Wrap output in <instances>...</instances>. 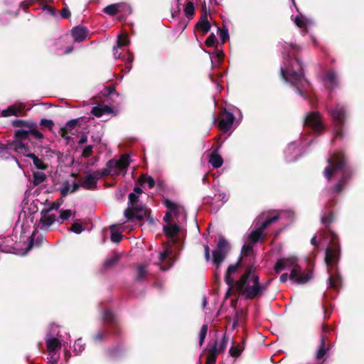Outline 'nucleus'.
Instances as JSON below:
<instances>
[{"label": "nucleus", "mask_w": 364, "mask_h": 364, "mask_svg": "<svg viewBox=\"0 0 364 364\" xmlns=\"http://www.w3.org/2000/svg\"><path fill=\"white\" fill-rule=\"evenodd\" d=\"M300 50L301 48L297 45L284 43L282 51L284 60L280 73L282 78L295 87L301 97L307 98L310 85L304 76L301 63L296 57V53Z\"/></svg>", "instance_id": "f257e3e1"}, {"label": "nucleus", "mask_w": 364, "mask_h": 364, "mask_svg": "<svg viewBox=\"0 0 364 364\" xmlns=\"http://www.w3.org/2000/svg\"><path fill=\"white\" fill-rule=\"evenodd\" d=\"M328 166L324 170V176L328 181H338L332 191L338 193L350 179L352 169L348 165L346 159L341 152L331 155L328 159Z\"/></svg>", "instance_id": "f03ea898"}, {"label": "nucleus", "mask_w": 364, "mask_h": 364, "mask_svg": "<svg viewBox=\"0 0 364 364\" xmlns=\"http://www.w3.org/2000/svg\"><path fill=\"white\" fill-rule=\"evenodd\" d=\"M294 213L290 210L279 211L273 216H266L264 213L261 214L255 221V227L249 235L250 244H245L242 248V252L249 255L252 251V245L256 243L264 236V230L272 223L284 218H292Z\"/></svg>", "instance_id": "7ed1b4c3"}, {"label": "nucleus", "mask_w": 364, "mask_h": 364, "mask_svg": "<svg viewBox=\"0 0 364 364\" xmlns=\"http://www.w3.org/2000/svg\"><path fill=\"white\" fill-rule=\"evenodd\" d=\"M235 287L239 294L246 299L262 296L267 289V285L259 283V277L252 268L241 276Z\"/></svg>", "instance_id": "20e7f679"}, {"label": "nucleus", "mask_w": 364, "mask_h": 364, "mask_svg": "<svg viewBox=\"0 0 364 364\" xmlns=\"http://www.w3.org/2000/svg\"><path fill=\"white\" fill-rule=\"evenodd\" d=\"M47 348L49 364H56L58 362H68L67 353L63 355L64 359L60 358V350L62 347L65 348V341L63 336L60 334L59 326L51 324L45 338Z\"/></svg>", "instance_id": "39448f33"}, {"label": "nucleus", "mask_w": 364, "mask_h": 364, "mask_svg": "<svg viewBox=\"0 0 364 364\" xmlns=\"http://www.w3.org/2000/svg\"><path fill=\"white\" fill-rule=\"evenodd\" d=\"M166 207L168 210L164 217L166 225H164L163 230L168 237L173 239L180 231L179 224L186 222V214L183 207L171 201H166Z\"/></svg>", "instance_id": "423d86ee"}, {"label": "nucleus", "mask_w": 364, "mask_h": 364, "mask_svg": "<svg viewBox=\"0 0 364 364\" xmlns=\"http://www.w3.org/2000/svg\"><path fill=\"white\" fill-rule=\"evenodd\" d=\"M291 267L289 279L294 283L303 284L308 282L312 278V272L309 270H303L297 264V258L294 256H289L278 259L274 266L277 273L284 269Z\"/></svg>", "instance_id": "0eeeda50"}, {"label": "nucleus", "mask_w": 364, "mask_h": 364, "mask_svg": "<svg viewBox=\"0 0 364 364\" xmlns=\"http://www.w3.org/2000/svg\"><path fill=\"white\" fill-rule=\"evenodd\" d=\"M131 163L130 157L127 154H124L118 160L111 159L107 163V168L102 170L95 171L97 180L108 175L117 176L121 174L125 175L126 170Z\"/></svg>", "instance_id": "6e6552de"}, {"label": "nucleus", "mask_w": 364, "mask_h": 364, "mask_svg": "<svg viewBox=\"0 0 364 364\" xmlns=\"http://www.w3.org/2000/svg\"><path fill=\"white\" fill-rule=\"evenodd\" d=\"M323 237L329 241V245L326 250L325 262L328 267H331L333 268L338 264L340 257L338 237L331 230L325 232Z\"/></svg>", "instance_id": "1a4fd4ad"}, {"label": "nucleus", "mask_w": 364, "mask_h": 364, "mask_svg": "<svg viewBox=\"0 0 364 364\" xmlns=\"http://www.w3.org/2000/svg\"><path fill=\"white\" fill-rule=\"evenodd\" d=\"M327 112L331 117L333 125V133L336 138L344 137V123L347 117V110L344 105L338 104L333 108H326Z\"/></svg>", "instance_id": "9d476101"}, {"label": "nucleus", "mask_w": 364, "mask_h": 364, "mask_svg": "<svg viewBox=\"0 0 364 364\" xmlns=\"http://www.w3.org/2000/svg\"><path fill=\"white\" fill-rule=\"evenodd\" d=\"M149 209L144 205L138 203V195L135 193L129 194V207L124 211V215L128 220H137L141 221L148 217Z\"/></svg>", "instance_id": "9b49d317"}, {"label": "nucleus", "mask_w": 364, "mask_h": 364, "mask_svg": "<svg viewBox=\"0 0 364 364\" xmlns=\"http://www.w3.org/2000/svg\"><path fill=\"white\" fill-rule=\"evenodd\" d=\"M313 142L310 136L304 134L299 140V144L291 142L288 144L284 151L285 160L287 162L296 161L301 154L305 146L310 145Z\"/></svg>", "instance_id": "f8f14e48"}, {"label": "nucleus", "mask_w": 364, "mask_h": 364, "mask_svg": "<svg viewBox=\"0 0 364 364\" xmlns=\"http://www.w3.org/2000/svg\"><path fill=\"white\" fill-rule=\"evenodd\" d=\"M176 259L172 247L167 246L163 251L156 253L154 263L159 266L161 270H167L173 266Z\"/></svg>", "instance_id": "ddd939ff"}, {"label": "nucleus", "mask_w": 364, "mask_h": 364, "mask_svg": "<svg viewBox=\"0 0 364 364\" xmlns=\"http://www.w3.org/2000/svg\"><path fill=\"white\" fill-rule=\"evenodd\" d=\"M129 40L128 36L124 34H119L117 36V46L113 47V55L114 59L122 58V60L125 62L127 72H129L132 68V62L134 59L133 55L132 53H127V56L124 55L121 57V53L118 51V48H120L122 46H126L129 45Z\"/></svg>", "instance_id": "4468645a"}, {"label": "nucleus", "mask_w": 364, "mask_h": 364, "mask_svg": "<svg viewBox=\"0 0 364 364\" xmlns=\"http://www.w3.org/2000/svg\"><path fill=\"white\" fill-rule=\"evenodd\" d=\"M229 249L228 241L223 236H220L216 248L213 252V263L216 266L217 269L225 259Z\"/></svg>", "instance_id": "2eb2a0df"}, {"label": "nucleus", "mask_w": 364, "mask_h": 364, "mask_svg": "<svg viewBox=\"0 0 364 364\" xmlns=\"http://www.w3.org/2000/svg\"><path fill=\"white\" fill-rule=\"evenodd\" d=\"M305 127H309L315 134H321L325 129L321 114L316 112H309L304 119Z\"/></svg>", "instance_id": "dca6fc26"}, {"label": "nucleus", "mask_w": 364, "mask_h": 364, "mask_svg": "<svg viewBox=\"0 0 364 364\" xmlns=\"http://www.w3.org/2000/svg\"><path fill=\"white\" fill-rule=\"evenodd\" d=\"M14 149L16 152L22 154L25 156L30 158L33 165L39 170H44L47 168V165L44 164L41 159H39L33 153L29 152V149L27 145L23 144L21 141L16 142Z\"/></svg>", "instance_id": "f3484780"}, {"label": "nucleus", "mask_w": 364, "mask_h": 364, "mask_svg": "<svg viewBox=\"0 0 364 364\" xmlns=\"http://www.w3.org/2000/svg\"><path fill=\"white\" fill-rule=\"evenodd\" d=\"M59 222L56 213H53L43 208L41 212V219L38 223V228L43 231H48L55 222Z\"/></svg>", "instance_id": "a211bd4d"}, {"label": "nucleus", "mask_w": 364, "mask_h": 364, "mask_svg": "<svg viewBox=\"0 0 364 364\" xmlns=\"http://www.w3.org/2000/svg\"><path fill=\"white\" fill-rule=\"evenodd\" d=\"M30 107H26V105L23 102H16L6 109L1 112V116L3 117H8L11 116H18L23 114L25 110L30 109Z\"/></svg>", "instance_id": "6ab92c4d"}, {"label": "nucleus", "mask_w": 364, "mask_h": 364, "mask_svg": "<svg viewBox=\"0 0 364 364\" xmlns=\"http://www.w3.org/2000/svg\"><path fill=\"white\" fill-rule=\"evenodd\" d=\"M219 118V127L223 132H228L233 124L235 116L232 112H228L226 109H224L223 112H220Z\"/></svg>", "instance_id": "aec40b11"}, {"label": "nucleus", "mask_w": 364, "mask_h": 364, "mask_svg": "<svg viewBox=\"0 0 364 364\" xmlns=\"http://www.w3.org/2000/svg\"><path fill=\"white\" fill-rule=\"evenodd\" d=\"M97 177L94 172L86 173V175L81 178L79 185L87 190H94L97 187Z\"/></svg>", "instance_id": "412c9836"}, {"label": "nucleus", "mask_w": 364, "mask_h": 364, "mask_svg": "<svg viewBox=\"0 0 364 364\" xmlns=\"http://www.w3.org/2000/svg\"><path fill=\"white\" fill-rule=\"evenodd\" d=\"M103 11L105 14L111 16H113L118 12L122 11H124L127 14L132 13V9L130 6L123 3L109 5L106 6Z\"/></svg>", "instance_id": "4be33fe9"}, {"label": "nucleus", "mask_w": 364, "mask_h": 364, "mask_svg": "<svg viewBox=\"0 0 364 364\" xmlns=\"http://www.w3.org/2000/svg\"><path fill=\"white\" fill-rule=\"evenodd\" d=\"M291 18L298 27L304 29L306 33L308 31V28L314 24L311 18H307L299 12L295 16L291 15Z\"/></svg>", "instance_id": "5701e85b"}, {"label": "nucleus", "mask_w": 364, "mask_h": 364, "mask_svg": "<svg viewBox=\"0 0 364 364\" xmlns=\"http://www.w3.org/2000/svg\"><path fill=\"white\" fill-rule=\"evenodd\" d=\"M323 82L328 89H333L338 83V78L333 70H328L323 77Z\"/></svg>", "instance_id": "b1692460"}, {"label": "nucleus", "mask_w": 364, "mask_h": 364, "mask_svg": "<svg viewBox=\"0 0 364 364\" xmlns=\"http://www.w3.org/2000/svg\"><path fill=\"white\" fill-rule=\"evenodd\" d=\"M79 183L76 182L70 183L69 181H64L60 188L61 196L64 197L69 193H74L79 188Z\"/></svg>", "instance_id": "393cba45"}, {"label": "nucleus", "mask_w": 364, "mask_h": 364, "mask_svg": "<svg viewBox=\"0 0 364 364\" xmlns=\"http://www.w3.org/2000/svg\"><path fill=\"white\" fill-rule=\"evenodd\" d=\"M72 36L75 42H82L87 37V30L81 26L74 27L72 30Z\"/></svg>", "instance_id": "a878e982"}, {"label": "nucleus", "mask_w": 364, "mask_h": 364, "mask_svg": "<svg viewBox=\"0 0 364 364\" xmlns=\"http://www.w3.org/2000/svg\"><path fill=\"white\" fill-rule=\"evenodd\" d=\"M229 339V336L224 334L221 339L217 340L213 347V353H217L223 352L228 346Z\"/></svg>", "instance_id": "bb28decb"}, {"label": "nucleus", "mask_w": 364, "mask_h": 364, "mask_svg": "<svg viewBox=\"0 0 364 364\" xmlns=\"http://www.w3.org/2000/svg\"><path fill=\"white\" fill-rule=\"evenodd\" d=\"M208 162L214 168H219L223 164V159L222 156L218 154V150L212 151L209 156Z\"/></svg>", "instance_id": "cd10ccee"}, {"label": "nucleus", "mask_w": 364, "mask_h": 364, "mask_svg": "<svg viewBox=\"0 0 364 364\" xmlns=\"http://www.w3.org/2000/svg\"><path fill=\"white\" fill-rule=\"evenodd\" d=\"M112 112L113 110L111 107L105 105L94 107L91 110V113L97 117H100L105 114H110Z\"/></svg>", "instance_id": "c85d7f7f"}, {"label": "nucleus", "mask_w": 364, "mask_h": 364, "mask_svg": "<svg viewBox=\"0 0 364 364\" xmlns=\"http://www.w3.org/2000/svg\"><path fill=\"white\" fill-rule=\"evenodd\" d=\"M198 28L203 33H207L210 29V24L208 21V14L205 12L198 23Z\"/></svg>", "instance_id": "c756f323"}, {"label": "nucleus", "mask_w": 364, "mask_h": 364, "mask_svg": "<svg viewBox=\"0 0 364 364\" xmlns=\"http://www.w3.org/2000/svg\"><path fill=\"white\" fill-rule=\"evenodd\" d=\"M30 134V129L16 130L15 132V136L16 139L12 144H16L17 141H21L25 144L23 141L28 139Z\"/></svg>", "instance_id": "7c9ffc66"}, {"label": "nucleus", "mask_w": 364, "mask_h": 364, "mask_svg": "<svg viewBox=\"0 0 364 364\" xmlns=\"http://www.w3.org/2000/svg\"><path fill=\"white\" fill-rule=\"evenodd\" d=\"M237 266L235 264L230 265L227 269L225 280L229 287H232L234 284V279L231 277V275L236 272Z\"/></svg>", "instance_id": "2f4dec72"}, {"label": "nucleus", "mask_w": 364, "mask_h": 364, "mask_svg": "<svg viewBox=\"0 0 364 364\" xmlns=\"http://www.w3.org/2000/svg\"><path fill=\"white\" fill-rule=\"evenodd\" d=\"M329 277L328 279V286L332 288H338L341 284V277L338 274L333 275L331 270H328Z\"/></svg>", "instance_id": "473e14b6"}, {"label": "nucleus", "mask_w": 364, "mask_h": 364, "mask_svg": "<svg viewBox=\"0 0 364 364\" xmlns=\"http://www.w3.org/2000/svg\"><path fill=\"white\" fill-rule=\"evenodd\" d=\"M15 144H3L0 142V157H4L5 159L8 158L9 154V151L14 150Z\"/></svg>", "instance_id": "72a5a7b5"}, {"label": "nucleus", "mask_w": 364, "mask_h": 364, "mask_svg": "<svg viewBox=\"0 0 364 364\" xmlns=\"http://www.w3.org/2000/svg\"><path fill=\"white\" fill-rule=\"evenodd\" d=\"M85 348V343L82 338H78L73 345V351L76 355L80 354Z\"/></svg>", "instance_id": "f704fd0d"}, {"label": "nucleus", "mask_w": 364, "mask_h": 364, "mask_svg": "<svg viewBox=\"0 0 364 364\" xmlns=\"http://www.w3.org/2000/svg\"><path fill=\"white\" fill-rule=\"evenodd\" d=\"M12 124L14 127H25L26 129H30L31 127H36L35 123H32V122H27L25 120H22V119H16L12 122Z\"/></svg>", "instance_id": "c9c22d12"}, {"label": "nucleus", "mask_w": 364, "mask_h": 364, "mask_svg": "<svg viewBox=\"0 0 364 364\" xmlns=\"http://www.w3.org/2000/svg\"><path fill=\"white\" fill-rule=\"evenodd\" d=\"M103 319L108 323H114L117 321V316L109 310H105L103 313Z\"/></svg>", "instance_id": "e433bc0d"}, {"label": "nucleus", "mask_w": 364, "mask_h": 364, "mask_svg": "<svg viewBox=\"0 0 364 364\" xmlns=\"http://www.w3.org/2000/svg\"><path fill=\"white\" fill-rule=\"evenodd\" d=\"M243 349H244L243 344L242 343H239L236 346H232L230 348L229 353H230V355L232 357L237 358V357H238L240 355V353H242Z\"/></svg>", "instance_id": "4c0bfd02"}, {"label": "nucleus", "mask_w": 364, "mask_h": 364, "mask_svg": "<svg viewBox=\"0 0 364 364\" xmlns=\"http://www.w3.org/2000/svg\"><path fill=\"white\" fill-rule=\"evenodd\" d=\"M326 353V348L324 338L321 337V343H320V346L316 352V358L318 359L323 358L324 357Z\"/></svg>", "instance_id": "58836bf2"}, {"label": "nucleus", "mask_w": 364, "mask_h": 364, "mask_svg": "<svg viewBox=\"0 0 364 364\" xmlns=\"http://www.w3.org/2000/svg\"><path fill=\"white\" fill-rule=\"evenodd\" d=\"M110 238H111L112 242H116V243L119 242L122 238V234L116 230V227L114 225L111 227Z\"/></svg>", "instance_id": "ea45409f"}, {"label": "nucleus", "mask_w": 364, "mask_h": 364, "mask_svg": "<svg viewBox=\"0 0 364 364\" xmlns=\"http://www.w3.org/2000/svg\"><path fill=\"white\" fill-rule=\"evenodd\" d=\"M194 4L192 1L188 0L185 6L184 13L188 18H192L194 14Z\"/></svg>", "instance_id": "a19ab883"}, {"label": "nucleus", "mask_w": 364, "mask_h": 364, "mask_svg": "<svg viewBox=\"0 0 364 364\" xmlns=\"http://www.w3.org/2000/svg\"><path fill=\"white\" fill-rule=\"evenodd\" d=\"M46 179V174L42 171H37L33 173V183L38 185Z\"/></svg>", "instance_id": "79ce46f5"}, {"label": "nucleus", "mask_w": 364, "mask_h": 364, "mask_svg": "<svg viewBox=\"0 0 364 364\" xmlns=\"http://www.w3.org/2000/svg\"><path fill=\"white\" fill-rule=\"evenodd\" d=\"M224 53L220 50H217L215 52V55L213 58L211 59L212 66L213 68L215 66V65H219L220 61L223 58Z\"/></svg>", "instance_id": "37998d69"}, {"label": "nucleus", "mask_w": 364, "mask_h": 364, "mask_svg": "<svg viewBox=\"0 0 364 364\" xmlns=\"http://www.w3.org/2000/svg\"><path fill=\"white\" fill-rule=\"evenodd\" d=\"M9 241V237H6L4 239V241L0 242V252H5V253H11L12 252L13 248L6 245Z\"/></svg>", "instance_id": "c03bdc74"}, {"label": "nucleus", "mask_w": 364, "mask_h": 364, "mask_svg": "<svg viewBox=\"0 0 364 364\" xmlns=\"http://www.w3.org/2000/svg\"><path fill=\"white\" fill-rule=\"evenodd\" d=\"M140 181L142 184H147L149 188H153L155 186V181L151 176H143L140 178Z\"/></svg>", "instance_id": "a18cd8bd"}, {"label": "nucleus", "mask_w": 364, "mask_h": 364, "mask_svg": "<svg viewBox=\"0 0 364 364\" xmlns=\"http://www.w3.org/2000/svg\"><path fill=\"white\" fill-rule=\"evenodd\" d=\"M60 205V203L59 202V200L53 202L52 203L46 205L44 208L46 210H49V211L53 213H56V214H58V210Z\"/></svg>", "instance_id": "49530a36"}, {"label": "nucleus", "mask_w": 364, "mask_h": 364, "mask_svg": "<svg viewBox=\"0 0 364 364\" xmlns=\"http://www.w3.org/2000/svg\"><path fill=\"white\" fill-rule=\"evenodd\" d=\"M107 331H100L92 336V340L96 342H101L107 336Z\"/></svg>", "instance_id": "de8ad7c7"}, {"label": "nucleus", "mask_w": 364, "mask_h": 364, "mask_svg": "<svg viewBox=\"0 0 364 364\" xmlns=\"http://www.w3.org/2000/svg\"><path fill=\"white\" fill-rule=\"evenodd\" d=\"M208 332V326L203 325L199 333V345L202 346Z\"/></svg>", "instance_id": "09e8293b"}, {"label": "nucleus", "mask_w": 364, "mask_h": 364, "mask_svg": "<svg viewBox=\"0 0 364 364\" xmlns=\"http://www.w3.org/2000/svg\"><path fill=\"white\" fill-rule=\"evenodd\" d=\"M146 266L144 264L139 265L138 267V273L136 276L137 280H142L146 274Z\"/></svg>", "instance_id": "8fccbe9b"}, {"label": "nucleus", "mask_w": 364, "mask_h": 364, "mask_svg": "<svg viewBox=\"0 0 364 364\" xmlns=\"http://www.w3.org/2000/svg\"><path fill=\"white\" fill-rule=\"evenodd\" d=\"M118 259H119V257L117 255H113V256L107 258L104 262L105 267L107 268V267H111L112 265L117 263Z\"/></svg>", "instance_id": "3c124183"}, {"label": "nucleus", "mask_w": 364, "mask_h": 364, "mask_svg": "<svg viewBox=\"0 0 364 364\" xmlns=\"http://www.w3.org/2000/svg\"><path fill=\"white\" fill-rule=\"evenodd\" d=\"M37 125L36 124V127H33L30 128V132L35 139H42L43 138V135L42 133H41L39 131L36 129Z\"/></svg>", "instance_id": "603ef678"}, {"label": "nucleus", "mask_w": 364, "mask_h": 364, "mask_svg": "<svg viewBox=\"0 0 364 364\" xmlns=\"http://www.w3.org/2000/svg\"><path fill=\"white\" fill-rule=\"evenodd\" d=\"M72 215V211L70 210H65L60 212L59 223H62L63 220L68 219Z\"/></svg>", "instance_id": "864d4df0"}, {"label": "nucleus", "mask_w": 364, "mask_h": 364, "mask_svg": "<svg viewBox=\"0 0 364 364\" xmlns=\"http://www.w3.org/2000/svg\"><path fill=\"white\" fill-rule=\"evenodd\" d=\"M214 199H218L220 200V203L218 205V206L223 205L227 201L226 195L225 193H219L218 194H215Z\"/></svg>", "instance_id": "5fc2aeb1"}, {"label": "nucleus", "mask_w": 364, "mask_h": 364, "mask_svg": "<svg viewBox=\"0 0 364 364\" xmlns=\"http://www.w3.org/2000/svg\"><path fill=\"white\" fill-rule=\"evenodd\" d=\"M40 124L41 126L48 127L49 129H51L54 126V123L51 119H43L41 120Z\"/></svg>", "instance_id": "6e6d98bb"}, {"label": "nucleus", "mask_w": 364, "mask_h": 364, "mask_svg": "<svg viewBox=\"0 0 364 364\" xmlns=\"http://www.w3.org/2000/svg\"><path fill=\"white\" fill-rule=\"evenodd\" d=\"M70 230L75 233L80 234L82 231V228L80 224L74 223L70 228Z\"/></svg>", "instance_id": "4d7b16f0"}, {"label": "nucleus", "mask_w": 364, "mask_h": 364, "mask_svg": "<svg viewBox=\"0 0 364 364\" xmlns=\"http://www.w3.org/2000/svg\"><path fill=\"white\" fill-rule=\"evenodd\" d=\"M216 41V37L213 33H211L208 38L205 40V44L208 46H213L215 45Z\"/></svg>", "instance_id": "13d9d810"}, {"label": "nucleus", "mask_w": 364, "mask_h": 364, "mask_svg": "<svg viewBox=\"0 0 364 364\" xmlns=\"http://www.w3.org/2000/svg\"><path fill=\"white\" fill-rule=\"evenodd\" d=\"M218 31H220V38L222 41V42L224 43L225 41L228 38L229 34L228 31L226 30H221L218 28Z\"/></svg>", "instance_id": "bf43d9fd"}, {"label": "nucleus", "mask_w": 364, "mask_h": 364, "mask_svg": "<svg viewBox=\"0 0 364 364\" xmlns=\"http://www.w3.org/2000/svg\"><path fill=\"white\" fill-rule=\"evenodd\" d=\"M333 221V215L332 213H329L328 215H324L321 218V222L323 224H328Z\"/></svg>", "instance_id": "052dcab7"}, {"label": "nucleus", "mask_w": 364, "mask_h": 364, "mask_svg": "<svg viewBox=\"0 0 364 364\" xmlns=\"http://www.w3.org/2000/svg\"><path fill=\"white\" fill-rule=\"evenodd\" d=\"M92 151V146L88 145L85 147V149L82 151V156L85 158L89 157L91 155V153Z\"/></svg>", "instance_id": "680f3d73"}, {"label": "nucleus", "mask_w": 364, "mask_h": 364, "mask_svg": "<svg viewBox=\"0 0 364 364\" xmlns=\"http://www.w3.org/2000/svg\"><path fill=\"white\" fill-rule=\"evenodd\" d=\"M120 353L118 348H114L107 352V355L110 358H115L119 355Z\"/></svg>", "instance_id": "e2e57ef3"}, {"label": "nucleus", "mask_w": 364, "mask_h": 364, "mask_svg": "<svg viewBox=\"0 0 364 364\" xmlns=\"http://www.w3.org/2000/svg\"><path fill=\"white\" fill-rule=\"evenodd\" d=\"M61 16L64 18H69L70 16V11L69 9L66 7L63 8V9L61 11Z\"/></svg>", "instance_id": "0e129e2a"}, {"label": "nucleus", "mask_w": 364, "mask_h": 364, "mask_svg": "<svg viewBox=\"0 0 364 364\" xmlns=\"http://www.w3.org/2000/svg\"><path fill=\"white\" fill-rule=\"evenodd\" d=\"M205 258L207 261L210 259V248L208 245H204Z\"/></svg>", "instance_id": "69168bd1"}, {"label": "nucleus", "mask_w": 364, "mask_h": 364, "mask_svg": "<svg viewBox=\"0 0 364 364\" xmlns=\"http://www.w3.org/2000/svg\"><path fill=\"white\" fill-rule=\"evenodd\" d=\"M289 279V275L287 273H284L280 276L279 280L282 283H285Z\"/></svg>", "instance_id": "338daca9"}, {"label": "nucleus", "mask_w": 364, "mask_h": 364, "mask_svg": "<svg viewBox=\"0 0 364 364\" xmlns=\"http://www.w3.org/2000/svg\"><path fill=\"white\" fill-rule=\"evenodd\" d=\"M76 124H77V119H72L67 122V127H70V129L74 128Z\"/></svg>", "instance_id": "774afa93"}]
</instances>
